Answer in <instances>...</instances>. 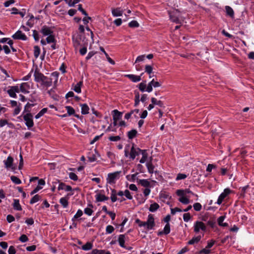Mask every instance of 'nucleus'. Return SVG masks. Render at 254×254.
<instances>
[{
  "label": "nucleus",
  "mask_w": 254,
  "mask_h": 254,
  "mask_svg": "<svg viewBox=\"0 0 254 254\" xmlns=\"http://www.w3.org/2000/svg\"><path fill=\"white\" fill-rule=\"evenodd\" d=\"M34 76L35 81L40 83L43 87L48 88L52 85L53 79L45 76L39 71L36 70L34 73Z\"/></svg>",
  "instance_id": "f257e3e1"
},
{
  "label": "nucleus",
  "mask_w": 254,
  "mask_h": 254,
  "mask_svg": "<svg viewBox=\"0 0 254 254\" xmlns=\"http://www.w3.org/2000/svg\"><path fill=\"white\" fill-rule=\"evenodd\" d=\"M121 173V171H116L112 173H109L107 178V183L110 184H115L116 180L119 179Z\"/></svg>",
  "instance_id": "f03ea898"
},
{
  "label": "nucleus",
  "mask_w": 254,
  "mask_h": 254,
  "mask_svg": "<svg viewBox=\"0 0 254 254\" xmlns=\"http://www.w3.org/2000/svg\"><path fill=\"white\" fill-rule=\"evenodd\" d=\"M23 119L25 121V125L28 128H30L34 126L33 116L30 113L24 115Z\"/></svg>",
  "instance_id": "7ed1b4c3"
},
{
  "label": "nucleus",
  "mask_w": 254,
  "mask_h": 254,
  "mask_svg": "<svg viewBox=\"0 0 254 254\" xmlns=\"http://www.w3.org/2000/svg\"><path fill=\"white\" fill-rule=\"evenodd\" d=\"M145 223L144 227L148 230H151L155 226L154 219L153 215L150 214L148 216L147 221L144 222Z\"/></svg>",
  "instance_id": "20e7f679"
},
{
  "label": "nucleus",
  "mask_w": 254,
  "mask_h": 254,
  "mask_svg": "<svg viewBox=\"0 0 254 254\" xmlns=\"http://www.w3.org/2000/svg\"><path fill=\"white\" fill-rule=\"evenodd\" d=\"M194 231L195 233H198L201 230L202 231H205L206 230V226L201 221H196L194 224Z\"/></svg>",
  "instance_id": "39448f33"
},
{
  "label": "nucleus",
  "mask_w": 254,
  "mask_h": 254,
  "mask_svg": "<svg viewBox=\"0 0 254 254\" xmlns=\"http://www.w3.org/2000/svg\"><path fill=\"white\" fill-rule=\"evenodd\" d=\"M142 150L137 147H135L133 144L129 153V157L133 160L136 156H138L141 152Z\"/></svg>",
  "instance_id": "423d86ee"
},
{
  "label": "nucleus",
  "mask_w": 254,
  "mask_h": 254,
  "mask_svg": "<svg viewBox=\"0 0 254 254\" xmlns=\"http://www.w3.org/2000/svg\"><path fill=\"white\" fill-rule=\"evenodd\" d=\"M12 38L15 40H21L26 41L27 39L26 36L20 30H18L12 36Z\"/></svg>",
  "instance_id": "0eeeda50"
},
{
  "label": "nucleus",
  "mask_w": 254,
  "mask_h": 254,
  "mask_svg": "<svg viewBox=\"0 0 254 254\" xmlns=\"http://www.w3.org/2000/svg\"><path fill=\"white\" fill-rule=\"evenodd\" d=\"M230 192L231 190L229 189H225L224 190V191L219 195L217 199V203L219 205L221 204L224 199L230 193Z\"/></svg>",
  "instance_id": "6e6552de"
},
{
  "label": "nucleus",
  "mask_w": 254,
  "mask_h": 254,
  "mask_svg": "<svg viewBox=\"0 0 254 254\" xmlns=\"http://www.w3.org/2000/svg\"><path fill=\"white\" fill-rule=\"evenodd\" d=\"M143 74V73L140 75H136L134 74H126L125 77L129 78L131 81L133 82H137L141 80V76Z\"/></svg>",
  "instance_id": "1a4fd4ad"
},
{
  "label": "nucleus",
  "mask_w": 254,
  "mask_h": 254,
  "mask_svg": "<svg viewBox=\"0 0 254 254\" xmlns=\"http://www.w3.org/2000/svg\"><path fill=\"white\" fill-rule=\"evenodd\" d=\"M13 159L11 156H8L7 158V159L6 160L4 161V164L5 165V168H11L12 170H14V168L12 167V164H13Z\"/></svg>",
  "instance_id": "9d476101"
},
{
  "label": "nucleus",
  "mask_w": 254,
  "mask_h": 254,
  "mask_svg": "<svg viewBox=\"0 0 254 254\" xmlns=\"http://www.w3.org/2000/svg\"><path fill=\"white\" fill-rule=\"evenodd\" d=\"M98 156L99 154L97 153L96 150H94V152H91L89 153L88 155V159L90 162H92L95 161L97 159V157Z\"/></svg>",
  "instance_id": "9b49d317"
},
{
  "label": "nucleus",
  "mask_w": 254,
  "mask_h": 254,
  "mask_svg": "<svg viewBox=\"0 0 254 254\" xmlns=\"http://www.w3.org/2000/svg\"><path fill=\"white\" fill-rule=\"evenodd\" d=\"M123 10L120 7L112 8V14L114 17L121 16L123 15Z\"/></svg>",
  "instance_id": "f8f14e48"
},
{
  "label": "nucleus",
  "mask_w": 254,
  "mask_h": 254,
  "mask_svg": "<svg viewBox=\"0 0 254 254\" xmlns=\"http://www.w3.org/2000/svg\"><path fill=\"white\" fill-rule=\"evenodd\" d=\"M41 32L44 36H49L53 34V32L52 31V30L49 27L45 25L42 27Z\"/></svg>",
  "instance_id": "ddd939ff"
},
{
  "label": "nucleus",
  "mask_w": 254,
  "mask_h": 254,
  "mask_svg": "<svg viewBox=\"0 0 254 254\" xmlns=\"http://www.w3.org/2000/svg\"><path fill=\"white\" fill-rule=\"evenodd\" d=\"M64 190L66 191H69L72 190V188L70 186H67L63 183H61L58 187V190Z\"/></svg>",
  "instance_id": "4468645a"
},
{
  "label": "nucleus",
  "mask_w": 254,
  "mask_h": 254,
  "mask_svg": "<svg viewBox=\"0 0 254 254\" xmlns=\"http://www.w3.org/2000/svg\"><path fill=\"white\" fill-rule=\"evenodd\" d=\"M113 120H119L122 115V113L117 110H114L112 111Z\"/></svg>",
  "instance_id": "2eb2a0df"
},
{
  "label": "nucleus",
  "mask_w": 254,
  "mask_h": 254,
  "mask_svg": "<svg viewBox=\"0 0 254 254\" xmlns=\"http://www.w3.org/2000/svg\"><path fill=\"white\" fill-rule=\"evenodd\" d=\"M29 86L27 83H22L20 86V90L23 93H28L29 92L28 89Z\"/></svg>",
  "instance_id": "dca6fc26"
},
{
  "label": "nucleus",
  "mask_w": 254,
  "mask_h": 254,
  "mask_svg": "<svg viewBox=\"0 0 254 254\" xmlns=\"http://www.w3.org/2000/svg\"><path fill=\"white\" fill-rule=\"evenodd\" d=\"M126 240V237L125 235H120L118 238V242L120 246L124 248H126L125 243Z\"/></svg>",
  "instance_id": "f3484780"
},
{
  "label": "nucleus",
  "mask_w": 254,
  "mask_h": 254,
  "mask_svg": "<svg viewBox=\"0 0 254 254\" xmlns=\"http://www.w3.org/2000/svg\"><path fill=\"white\" fill-rule=\"evenodd\" d=\"M96 200L98 202L104 201L105 200H107L109 198L107 196H106L104 194H102L100 193H97L96 195Z\"/></svg>",
  "instance_id": "a211bd4d"
},
{
  "label": "nucleus",
  "mask_w": 254,
  "mask_h": 254,
  "mask_svg": "<svg viewBox=\"0 0 254 254\" xmlns=\"http://www.w3.org/2000/svg\"><path fill=\"white\" fill-rule=\"evenodd\" d=\"M80 106L81 107L82 114L86 115L88 114L89 108L86 104H81Z\"/></svg>",
  "instance_id": "6ab92c4d"
},
{
  "label": "nucleus",
  "mask_w": 254,
  "mask_h": 254,
  "mask_svg": "<svg viewBox=\"0 0 254 254\" xmlns=\"http://www.w3.org/2000/svg\"><path fill=\"white\" fill-rule=\"evenodd\" d=\"M13 207L15 210H21L22 208L19 203V200L18 199H14L13 200Z\"/></svg>",
  "instance_id": "aec40b11"
},
{
  "label": "nucleus",
  "mask_w": 254,
  "mask_h": 254,
  "mask_svg": "<svg viewBox=\"0 0 254 254\" xmlns=\"http://www.w3.org/2000/svg\"><path fill=\"white\" fill-rule=\"evenodd\" d=\"M141 153L142 154V157L140 160L139 162L141 163H144L147 160L148 155L146 153V150H142Z\"/></svg>",
  "instance_id": "412c9836"
},
{
  "label": "nucleus",
  "mask_w": 254,
  "mask_h": 254,
  "mask_svg": "<svg viewBox=\"0 0 254 254\" xmlns=\"http://www.w3.org/2000/svg\"><path fill=\"white\" fill-rule=\"evenodd\" d=\"M201 238V236L193 237L191 240L188 242V244L189 245H193L195 243H197L200 240Z\"/></svg>",
  "instance_id": "4be33fe9"
},
{
  "label": "nucleus",
  "mask_w": 254,
  "mask_h": 254,
  "mask_svg": "<svg viewBox=\"0 0 254 254\" xmlns=\"http://www.w3.org/2000/svg\"><path fill=\"white\" fill-rule=\"evenodd\" d=\"M83 82L82 81L78 82L76 85H75L73 90L75 92L79 93L81 92V87L82 85Z\"/></svg>",
  "instance_id": "5701e85b"
},
{
  "label": "nucleus",
  "mask_w": 254,
  "mask_h": 254,
  "mask_svg": "<svg viewBox=\"0 0 254 254\" xmlns=\"http://www.w3.org/2000/svg\"><path fill=\"white\" fill-rule=\"evenodd\" d=\"M137 131L135 129H132L127 132V136L129 139L133 138L137 134Z\"/></svg>",
  "instance_id": "b1692460"
},
{
  "label": "nucleus",
  "mask_w": 254,
  "mask_h": 254,
  "mask_svg": "<svg viewBox=\"0 0 254 254\" xmlns=\"http://www.w3.org/2000/svg\"><path fill=\"white\" fill-rule=\"evenodd\" d=\"M92 254H111V253L102 250L94 249L92 251Z\"/></svg>",
  "instance_id": "393cba45"
},
{
  "label": "nucleus",
  "mask_w": 254,
  "mask_h": 254,
  "mask_svg": "<svg viewBox=\"0 0 254 254\" xmlns=\"http://www.w3.org/2000/svg\"><path fill=\"white\" fill-rule=\"evenodd\" d=\"M139 183L144 187H149L150 186V182L145 179L139 180Z\"/></svg>",
  "instance_id": "a878e982"
},
{
  "label": "nucleus",
  "mask_w": 254,
  "mask_h": 254,
  "mask_svg": "<svg viewBox=\"0 0 254 254\" xmlns=\"http://www.w3.org/2000/svg\"><path fill=\"white\" fill-rule=\"evenodd\" d=\"M159 208V205L157 203H154L150 205L149 210L151 212H155Z\"/></svg>",
  "instance_id": "bb28decb"
},
{
  "label": "nucleus",
  "mask_w": 254,
  "mask_h": 254,
  "mask_svg": "<svg viewBox=\"0 0 254 254\" xmlns=\"http://www.w3.org/2000/svg\"><path fill=\"white\" fill-rule=\"evenodd\" d=\"M151 102L153 105H158L159 107H163V103L160 100H157L156 98L152 97L151 98Z\"/></svg>",
  "instance_id": "cd10ccee"
},
{
  "label": "nucleus",
  "mask_w": 254,
  "mask_h": 254,
  "mask_svg": "<svg viewBox=\"0 0 254 254\" xmlns=\"http://www.w3.org/2000/svg\"><path fill=\"white\" fill-rule=\"evenodd\" d=\"M225 9L228 15L231 17H233L234 12L233 9L229 6H226Z\"/></svg>",
  "instance_id": "c85d7f7f"
},
{
  "label": "nucleus",
  "mask_w": 254,
  "mask_h": 254,
  "mask_svg": "<svg viewBox=\"0 0 254 254\" xmlns=\"http://www.w3.org/2000/svg\"><path fill=\"white\" fill-rule=\"evenodd\" d=\"M60 202L64 208H66L68 206V200L65 197H62L60 200Z\"/></svg>",
  "instance_id": "c756f323"
},
{
  "label": "nucleus",
  "mask_w": 254,
  "mask_h": 254,
  "mask_svg": "<svg viewBox=\"0 0 254 254\" xmlns=\"http://www.w3.org/2000/svg\"><path fill=\"white\" fill-rule=\"evenodd\" d=\"M47 43H56V40L54 35L53 34L48 36L46 38Z\"/></svg>",
  "instance_id": "7c9ffc66"
},
{
  "label": "nucleus",
  "mask_w": 254,
  "mask_h": 254,
  "mask_svg": "<svg viewBox=\"0 0 254 254\" xmlns=\"http://www.w3.org/2000/svg\"><path fill=\"white\" fill-rule=\"evenodd\" d=\"M40 53V49L38 46H35L34 47V55L36 58H37Z\"/></svg>",
  "instance_id": "2f4dec72"
},
{
  "label": "nucleus",
  "mask_w": 254,
  "mask_h": 254,
  "mask_svg": "<svg viewBox=\"0 0 254 254\" xmlns=\"http://www.w3.org/2000/svg\"><path fill=\"white\" fill-rule=\"evenodd\" d=\"M170 18L171 20V21H172L174 22H175L176 23H180V20L179 19V18L174 14H170Z\"/></svg>",
  "instance_id": "473e14b6"
},
{
  "label": "nucleus",
  "mask_w": 254,
  "mask_h": 254,
  "mask_svg": "<svg viewBox=\"0 0 254 254\" xmlns=\"http://www.w3.org/2000/svg\"><path fill=\"white\" fill-rule=\"evenodd\" d=\"M92 245L90 242H87L82 247V249L84 251H88L92 249Z\"/></svg>",
  "instance_id": "72a5a7b5"
},
{
  "label": "nucleus",
  "mask_w": 254,
  "mask_h": 254,
  "mask_svg": "<svg viewBox=\"0 0 254 254\" xmlns=\"http://www.w3.org/2000/svg\"><path fill=\"white\" fill-rule=\"evenodd\" d=\"M179 201L184 204H187L190 203V200L189 198H187L186 196L180 197L179 198Z\"/></svg>",
  "instance_id": "f704fd0d"
},
{
  "label": "nucleus",
  "mask_w": 254,
  "mask_h": 254,
  "mask_svg": "<svg viewBox=\"0 0 254 254\" xmlns=\"http://www.w3.org/2000/svg\"><path fill=\"white\" fill-rule=\"evenodd\" d=\"M41 198V197L38 194L35 195L31 199L30 201V204H33L37 201H38Z\"/></svg>",
  "instance_id": "c9c22d12"
},
{
  "label": "nucleus",
  "mask_w": 254,
  "mask_h": 254,
  "mask_svg": "<svg viewBox=\"0 0 254 254\" xmlns=\"http://www.w3.org/2000/svg\"><path fill=\"white\" fill-rule=\"evenodd\" d=\"M47 111V108H43L42 109L36 116L35 118L38 119L42 117Z\"/></svg>",
  "instance_id": "e433bc0d"
},
{
  "label": "nucleus",
  "mask_w": 254,
  "mask_h": 254,
  "mask_svg": "<svg viewBox=\"0 0 254 254\" xmlns=\"http://www.w3.org/2000/svg\"><path fill=\"white\" fill-rule=\"evenodd\" d=\"M33 106H34L33 104H30L29 103H27V104L25 106L24 110V112H23V114H24V113L25 112H26L27 113H30V109L31 107H33Z\"/></svg>",
  "instance_id": "4c0bfd02"
},
{
  "label": "nucleus",
  "mask_w": 254,
  "mask_h": 254,
  "mask_svg": "<svg viewBox=\"0 0 254 254\" xmlns=\"http://www.w3.org/2000/svg\"><path fill=\"white\" fill-rule=\"evenodd\" d=\"M128 26L131 28L138 27L139 26V23L135 20H132L128 23Z\"/></svg>",
  "instance_id": "58836bf2"
},
{
  "label": "nucleus",
  "mask_w": 254,
  "mask_h": 254,
  "mask_svg": "<svg viewBox=\"0 0 254 254\" xmlns=\"http://www.w3.org/2000/svg\"><path fill=\"white\" fill-rule=\"evenodd\" d=\"M83 214V212L81 210L79 209L78 210L76 213L74 215L73 217L72 218V221H74L75 219L78 218L79 217H81Z\"/></svg>",
  "instance_id": "ea45409f"
},
{
  "label": "nucleus",
  "mask_w": 254,
  "mask_h": 254,
  "mask_svg": "<svg viewBox=\"0 0 254 254\" xmlns=\"http://www.w3.org/2000/svg\"><path fill=\"white\" fill-rule=\"evenodd\" d=\"M10 179L15 184L18 185L21 183V181H20V180L16 176H11Z\"/></svg>",
  "instance_id": "a19ab883"
},
{
  "label": "nucleus",
  "mask_w": 254,
  "mask_h": 254,
  "mask_svg": "<svg viewBox=\"0 0 254 254\" xmlns=\"http://www.w3.org/2000/svg\"><path fill=\"white\" fill-rule=\"evenodd\" d=\"M170 232V226L169 223H168L165 226L163 230V233L165 235H167Z\"/></svg>",
  "instance_id": "79ce46f5"
},
{
  "label": "nucleus",
  "mask_w": 254,
  "mask_h": 254,
  "mask_svg": "<svg viewBox=\"0 0 254 254\" xmlns=\"http://www.w3.org/2000/svg\"><path fill=\"white\" fill-rule=\"evenodd\" d=\"M111 199L112 201L113 202L116 201L117 200V198L116 196V191L114 189L112 190Z\"/></svg>",
  "instance_id": "37998d69"
},
{
  "label": "nucleus",
  "mask_w": 254,
  "mask_h": 254,
  "mask_svg": "<svg viewBox=\"0 0 254 254\" xmlns=\"http://www.w3.org/2000/svg\"><path fill=\"white\" fill-rule=\"evenodd\" d=\"M146 87V85L145 81L141 82L138 85V88H139V90L142 92H144L145 91Z\"/></svg>",
  "instance_id": "c03bdc74"
},
{
  "label": "nucleus",
  "mask_w": 254,
  "mask_h": 254,
  "mask_svg": "<svg viewBox=\"0 0 254 254\" xmlns=\"http://www.w3.org/2000/svg\"><path fill=\"white\" fill-rule=\"evenodd\" d=\"M146 167L147 168L148 171L150 173H153L154 171V166L150 162L147 163L146 164Z\"/></svg>",
  "instance_id": "a18cd8bd"
},
{
  "label": "nucleus",
  "mask_w": 254,
  "mask_h": 254,
  "mask_svg": "<svg viewBox=\"0 0 254 254\" xmlns=\"http://www.w3.org/2000/svg\"><path fill=\"white\" fill-rule=\"evenodd\" d=\"M65 108L67 110V112L68 115L70 116V115L74 114L75 111L72 107H71L70 106H66Z\"/></svg>",
  "instance_id": "49530a36"
},
{
  "label": "nucleus",
  "mask_w": 254,
  "mask_h": 254,
  "mask_svg": "<svg viewBox=\"0 0 254 254\" xmlns=\"http://www.w3.org/2000/svg\"><path fill=\"white\" fill-rule=\"evenodd\" d=\"M48 93L49 94L50 96H51L54 99H55V100L57 99L58 97L56 95V94H55V90L54 89L52 88L51 90H49L48 91Z\"/></svg>",
  "instance_id": "de8ad7c7"
},
{
  "label": "nucleus",
  "mask_w": 254,
  "mask_h": 254,
  "mask_svg": "<svg viewBox=\"0 0 254 254\" xmlns=\"http://www.w3.org/2000/svg\"><path fill=\"white\" fill-rule=\"evenodd\" d=\"M187 176L185 174H181L179 173L177 175V176L176 178V181H179L180 180H183L187 178Z\"/></svg>",
  "instance_id": "09e8293b"
},
{
  "label": "nucleus",
  "mask_w": 254,
  "mask_h": 254,
  "mask_svg": "<svg viewBox=\"0 0 254 254\" xmlns=\"http://www.w3.org/2000/svg\"><path fill=\"white\" fill-rule=\"evenodd\" d=\"M154 82V79H153L148 84L146 88V91L148 92H150L152 91L153 88H152V84L153 82Z\"/></svg>",
  "instance_id": "8fccbe9b"
},
{
  "label": "nucleus",
  "mask_w": 254,
  "mask_h": 254,
  "mask_svg": "<svg viewBox=\"0 0 254 254\" xmlns=\"http://www.w3.org/2000/svg\"><path fill=\"white\" fill-rule=\"evenodd\" d=\"M114 228L111 225H108L106 228V232L107 234H111L114 231Z\"/></svg>",
  "instance_id": "3c124183"
},
{
  "label": "nucleus",
  "mask_w": 254,
  "mask_h": 254,
  "mask_svg": "<svg viewBox=\"0 0 254 254\" xmlns=\"http://www.w3.org/2000/svg\"><path fill=\"white\" fill-rule=\"evenodd\" d=\"M51 75L52 77H54V79L55 80L54 82V84L55 85L57 83V82H58V77H59V73L57 72H54L51 74Z\"/></svg>",
  "instance_id": "603ef678"
},
{
  "label": "nucleus",
  "mask_w": 254,
  "mask_h": 254,
  "mask_svg": "<svg viewBox=\"0 0 254 254\" xmlns=\"http://www.w3.org/2000/svg\"><path fill=\"white\" fill-rule=\"evenodd\" d=\"M153 68L150 65H146L145 67V71L148 74H150L152 72Z\"/></svg>",
  "instance_id": "864d4df0"
},
{
  "label": "nucleus",
  "mask_w": 254,
  "mask_h": 254,
  "mask_svg": "<svg viewBox=\"0 0 254 254\" xmlns=\"http://www.w3.org/2000/svg\"><path fill=\"white\" fill-rule=\"evenodd\" d=\"M193 207L194 208V209L197 211H200L202 207L201 205L199 203H198V202L195 203L193 204Z\"/></svg>",
  "instance_id": "5fc2aeb1"
},
{
  "label": "nucleus",
  "mask_w": 254,
  "mask_h": 254,
  "mask_svg": "<svg viewBox=\"0 0 254 254\" xmlns=\"http://www.w3.org/2000/svg\"><path fill=\"white\" fill-rule=\"evenodd\" d=\"M139 94L138 92L135 93L134 106H137L139 103Z\"/></svg>",
  "instance_id": "6e6d98bb"
},
{
  "label": "nucleus",
  "mask_w": 254,
  "mask_h": 254,
  "mask_svg": "<svg viewBox=\"0 0 254 254\" xmlns=\"http://www.w3.org/2000/svg\"><path fill=\"white\" fill-rule=\"evenodd\" d=\"M19 240L22 243H24L28 241V238L26 235L23 234L20 237Z\"/></svg>",
  "instance_id": "4d7b16f0"
},
{
  "label": "nucleus",
  "mask_w": 254,
  "mask_h": 254,
  "mask_svg": "<svg viewBox=\"0 0 254 254\" xmlns=\"http://www.w3.org/2000/svg\"><path fill=\"white\" fill-rule=\"evenodd\" d=\"M121 137L120 136H111L109 137V139L111 141H117L120 140Z\"/></svg>",
  "instance_id": "13d9d810"
},
{
  "label": "nucleus",
  "mask_w": 254,
  "mask_h": 254,
  "mask_svg": "<svg viewBox=\"0 0 254 254\" xmlns=\"http://www.w3.org/2000/svg\"><path fill=\"white\" fill-rule=\"evenodd\" d=\"M69 177L71 180H72L73 181H77L78 180V177L74 173H70L69 174Z\"/></svg>",
  "instance_id": "bf43d9fd"
},
{
  "label": "nucleus",
  "mask_w": 254,
  "mask_h": 254,
  "mask_svg": "<svg viewBox=\"0 0 254 254\" xmlns=\"http://www.w3.org/2000/svg\"><path fill=\"white\" fill-rule=\"evenodd\" d=\"M136 175H137V173L132 174L131 176L127 175V176L126 177L128 180L134 182L136 179Z\"/></svg>",
  "instance_id": "052dcab7"
},
{
  "label": "nucleus",
  "mask_w": 254,
  "mask_h": 254,
  "mask_svg": "<svg viewBox=\"0 0 254 254\" xmlns=\"http://www.w3.org/2000/svg\"><path fill=\"white\" fill-rule=\"evenodd\" d=\"M183 219L184 221L188 222L190 219V215L189 213H185L183 215Z\"/></svg>",
  "instance_id": "680f3d73"
},
{
  "label": "nucleus",
  "mask_w": 254,
  "mask_h": 254,
  "mask_svg": "<svg viewBox=\"0 0 254 254\" xmlns=\"http://www.w3.org/2000/svg\"><path fill=\"white\" fill-rule=\"evenodd\" d=\"M7 93L9 95V96L13 98H16V93L14 92V91L12 90V89L10 87V88L8 90Z\"/></svg>",
  "instance_id": "e2e57ef3"
},
{
  "label": "nucleus",
  "mask_w": 254,
  "mask_h": 254,
  "mask_svg": "<svg viewBox=\"0 0 254 254\" xmlns=\"http://www.w3.org/2000/svg\"><path fill=\"white\" fill-rule=\"evenodd\" d=\"M124 195H125L128 199L131 200L132 199V195L130 194L129 191L127 190H125Z\"/></svg>",
  "instance_id": "0e129e2a"
},
{
  "label": "nucleus",
  "mask_w": 254,
  "mask_h": 254,
  "mask_svg": "<svg viewBox=\"0 0 254 254\" xmlns=\"http://www.w3.org/2000/svg\"><path fill=\"white\" fill-rule=\"evenodd\" d=\"M210 252H211V251L210 250H209L208 248H206V247H205V248L203 249L199 252V254H209L210 253Z\"/></svg>",
  "instance_id": "69168bd1"
},
{
  "label": "nucleus",
  "mask_w": 254,
  "mask_h": 254,
  "mask_svg": "<svg viewBox=\"0 0 254 254\" xmlns=\"http://www.w3.org/2000/svg\"><path fill=\"white\" fill-rule=\"evenodd\" d=\"M176 193L178 196H179L180 197L185 196L186 195L184 191V190H177Z\"/></svg>",
  "instance_id": "338daca9"
},
{
  "label": "nucleus",
  "mask_w": 254,
  "mask_h": 254,
  "mask_svg": "<svg viewBox=\"0 0 254 254\" xmlns=\"http://www.w3.org/2000/svg\"><path fill=\"white\" fill-rule=\"evenodd\" d=\"M8 254H15L16 250L14 246H11L9 247L8 251Z\"/></svg>",
  "instance_id": "774afa93"
}]
</instances>
